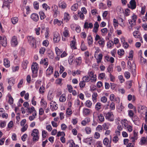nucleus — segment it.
Wrapping results in <instances>:
<instances>
[{
    "label": "nucleus",
    "mask_w": 147,
    "mask_h": 147,
    "mask_svg": "<svg viewBox=\"0 0 147 147\" xmlns=\"http://www.w3.org/2000/svg\"><path fill=\"white\" fill-rule=\"evenodd\" d=\"M28 42L32 47L35 48L36 47V40L35 38L32 36H28L27 37Z\"/></svg>",
    "instance_id": "obj_1"
},
{
    "label": "nucleus",
    "mask_w": 147,
    "mask_h": 147,
    "mask_svg": "<svg viewBox=\"0 0 147 147\" xmlns=\"http://www.w3.org/2000/svg\"><path fill=\"white\" fill-rule=\"evenodd\" d=\"M104 115L106 119L109 121H113L114 120V115L111 111L104 113Z\"/></svg>",
    "instance_id": "obj_2"
},
{
    "label": "nucleus",
    "mask_w": 147,
    "mask_h": 147,
    "mask_svg": "<svg viewBox=\"0 0 147 147\" xmlns=\"http://www.w3.org/2000/svg\"><path fill=\"white\" fill-rule=\"evenodd\" d=\"M128 65L129 66V68L131 69L132 72L134 75H136V64L133 62L132 63L129 61H128L127 62Z\"/></svg>",
    "instance_id": "obj_3"
},
{
    "label": "nucleus",
    "mask_w": 147,
    "mask_h": 147,
    "mask_svg": "<svg viewBox=\"0 0 147 147\" xmlns=\"http://www.w3.org/2000/svg\"><path fill=\"white\" fill-rule=\"evenodd\" d=\"M97 115L99 121L100 122H103L105 120L103 114H98V113L97 112H94L93 113V117H96V116Z\"/></svg>",
    "instance_id": "obj_4"
},
{
    "label": "nucleus",
    "mask_w": 147,
    "mask_h": 147,
    "mask_svg": "<svg viewBox=\"0 0 147 147\" xmlns=\"http://www.w3.org/2000/svg\"><path fill=\"white\" fill-rule=\"evenodd\" d=\"M38 65L37 63H33L32 65L31 69L33 73L35 74V76H36L38 70Z\"/></svg>",
    "instance_id": "obj_5"
},
{
    "label": "nucleus",
    "mask_w": 147,
    "mask_h": 147,
    "mask_svg": "<svg viewBox=\"0 0 147 147\" xmlns=\"http://www.w3.org/2000/svg\"><path fill=\"white\" fill-rule=\"evenodd\" d=\"M18 44L17 40V37L16 36H13L11 40V44L13 47H15Z\"/></svg>",
    "instance_id": "obj_6"
},
{
    "label": "nucleus",
    "mask_w": 147,
    "mask_h": 147,
    "mask_svg": "<svg viewBox=\"0 0 147 147\" xmlns=\"http://www.w3.org/2000/svg\"><path fill=\"white\" fill-rule=\"evenodd\" d=\"M110 99L111 101L116 102L117 103H119L120 99L118 97H116L113 94H111L110 95Z\"/></svg>",
    "instance_id": "obj_7"
},
{
    "label": "nucleus",
    "mask_w": 147,
    "mask_h": 147,
    "mask_svg": "<svg viewBox=\"0 0 147 147\" xmlns=\"http://www.w3.org/2000/svg\"><path fill=\"white\" fill-rule=\"evenodd\" d=\"M137 19V16L135 15H134L132 16V19L128 20L129 24L131 25V27L135 24V22Z\"/></svg>",
    "instance_id": "obj_8"
},
{
    "label": "nucleus",
    "mask_w": 147,
    "mask_h": 147,
    "mask_svg": "<svg viewBox=\"0 0 147 147\" xmlns=\"http://www.w3.org/2000/svg\"><path fill=\"white\" fill-rule=\"evenodd\" d=\"M129 4H128V7L132 9H134L136 7V3L135 0H131Z\"/></svg>",
    "instance_id": "obj_9"
},
{
    "label": "nucleus",
    "mask_w": 147,
    "mask_h": 147,
    "mask_svg": "<svg viewBox=\"0 0 147 147\" xmlns=\"http://www.w3.org/2000/svg\"><path fill=\"white\" fill-rule=\"evenodd\" d=\"M60 39V36L58 33L55 32L54 34L53 40L55 42H58Z\"/></svg>",
    "instance_id": "obj_10"
},
{
    "label": "nucleus",
    "mask_w": 147,
    "mask_h": 147,
    "mask_svg": "<svg viewBox=\"0 0 147 147\" xmlns=\"http://www.w3.org/2000/svg\"><path fill=\"white\" fill-rule=\"evenodd\" d=\"M31 18L34 21L36 22L39 20V16L38 14L36 13H33L31 16Z\"/></svg>",
    "instance_id": "obj_11"
},
{
    "label": "nucleus",
    "mask_w": 147,
    "mask_h": 147,
    "mask_svg": "<svg viewBox=\"0 0 147 147\" xmlns=\"http://www.w3.org/2000/svg\"><path fill=\"white\" fill-rule=\"evenodd\" d=\"M57 104L55 101H52L50 103V106L52 108V110L53 111H54L56 110L58 107H57Z\"/></svg>",
    "instance_id": "obj_12"
},
{
    "label": "nucleus",
    "mask_w": 147,
    "mask_h": 147,
    "mask_svg": "<svg viewBox=\"0 0 147 147\" xmlns=\"http://www.w3.org/2000/svg\"><path fill=\"white\" fill-rule=\"evenodd\" d=\"M59 7L64 9L66 7L67 4L64 1H60L59 2Z\"/></svg>",
    "instance_id": "obj_13"
},
{
    "label": "nucleus",
    "mask_w": 147,
    "mask_h": 147,
    "mask_svg": "<svg viewBox=\"0 0 147 147\" xmlns=\"http://www.w3.org/2000/svg\"><path fill=\"white\" fill-rule=\"evenodd\" d=\"M103 55L102 54H100L98 55L94 56L95 58L97 60V63L99 64L101 62L102 59Z\"/></svg>",
    "instance_id": "obj_14"
},
{
    "label": "nucleus",
    "mask_w": 147,
    "mask_h": 147,
    "mask_svg": "<svg viewBox=\"0 0 147 147\" xmlns=\"http://www.w3.org/2000/svg\"><path fill=\"white\" fill-rule=\"evenodd\" d=\"M52 9L53 11L54 12L55 15L57 16L59 13V12L58 11V8L56 5H53L52 7Z\"/></svg>",
    "instance_id": "obj_15"
},
{
    "label": "nucleus",
    "mask_w": 147,
    "mask_h": 147,
    "mask_svg": "<svg viewBox=\"0 0 147 147\" xmlns=\"http://www.w3.org/2000/svg\"><path fill=\"white\" fill-rule=\"evenodd\" d=\"M53 69L51 66H49L46 71V74L47 75H50L53 72Z\"/></svg>",
    "instance_id": "obj_16"
},
{
    "label": "nucleus",
    "mask_w": 147,
    "mask_h": 147,
    "mask_svg": "<svg viewBox=\"0 0 147 147\" xmlns=\"http://www.w3.org/2000/svg\"><path fill=\"white\" fill-rule=\"evenodd\" d=\"M84 27L85 28H92L93 27V24L92 23H90L88 24L87 22H85Z\"/></svg>",
    "instance_id": "obj_17"
},
{
    "label": "nucleus",
    "mask_w": 147,
    "mask_h": 147,
    "mask_svg": "<svg viewBox=\"0 0 147 147\" xmlns=\"http://www.w3.org/2000/svg\"><path fill=\"white\" fill-rule=\"evenodd\" d=\"M90 110L86 108H84L83 110V113L84 115L88 116L90 113Z\"/></svg>",
    "instance_id": "obj_18"
},
{
    "label": "nucleus",
    "mask_w": 147,
    "mask_h": 147,
    "mask_svg": "<svg viewBox=\"0 0 147 147\" xmlns=\"http://www.w3.org/2000/svg\"><path fill=\"white\" fill-rule=\"evenodd\" d=\"M64 20L66 22L68 21L70 19V16L69 14L67 13H65L64 14Z\"/></svg>",
    "instance_id": "obj_19"
},
{
    "label": "nucleus",
    "mask_w": 147,
    "mask_h": 147,
    "mask_svg": "<svg viewBox=\"0 0 147 147\" xmlns=\"http://www.w3.org/2000/svg\"><path fill=\"white\" fill-rule=\"evenodd\" d=\"M4 65L6 67H9L10 65V61L7 59H4Z\"/></svg>",
    "instance_id": "obj_20"
},
{
    "label": "nucleus",
    "mask_w": 147,
    "mask_h": 147,
    "mask_svg": "<svg viewBox=\"0 0 147 147\" xmlns=\"http://www.w3.org/2000/svg\"><path fill=\"white\" fill-rule=\"evenodd\" d=\"M90 121V118L88 117H86L85 119L84 120L82 121L81 122V124L83 125H86V124L88 123Z\"/></svg>",
    "instance_id": "obj_21"
},
{
    "label": "nucleus",
    "mask_w": 147,
    "mask_h": 147,
    "mask_svg": "<svg viewBox=\"0 0 147 147\" xmlns=\"http://www.w3.org/2000/svg\"><path fill=\"white\" fill-rule=\"evenodd\" d=\"M111 140L109 141L108 138H105L103 140V143L104 144L105 146H107L108 145L109 142L110 144H111Z\"/></svg>",
    "instance_id": "obj_22"
},
{
    "label": "nucleus",
    "mask_w": 147,
    "mask_h": 147,
    "mask_svg": "<svg viewBox=\"0 0 147 147\" xmlns=\"http://www.w3.org/2000/svg\"><path fill=\"white\" fill-rule=\"evenodd\" d=\"M10 3V1H8L7 0H4L3 1V5L2 6V7H3L5 6L7 7L8 8H9L10 3Z\"/></svg>",
    "instance_id": "obj_23"
},
{
    "label": "nucleus",
    "mask_w": 147,
    "mask_h": 147,
    "mask_svg": "<svg viewBox=\"0 0 147 147\" xmlns=\"http://www.w3.org/2000/svg\"><path fill=\"white\" fill-rule=\"evenodd\" d=\"M141 144H147V136L146 137H143L140 140Z\"/></svg>",
    "instance_id": "obj_24"
},
{
    "label": "nucleus",
    "mask_w": 147,
    "mask_h": 147,
    "mask_svg": "<svg viewBox=\"0 0 147 147\" xmlns=\"http://www.w3.org/2000/svg\"><path fill=\"white\" fill-rule=\"evenodd\" d=\"M66 98L65 94H63L60 97L59 100L61 102H63L65 101Z\"/></svg>",
    "instance_id": "obj_25"
},
{
    "label": "nucleus",
    "mask_w": 147,
    "mask_h": 147,
    "mask_svg": "<svg viewBox=\"0 0 147 147\" xmlns=\"http://www.w3.org/2000/svg\"><path fill=\"white\" fill-rule=\"evenodd\" d=\"M47 58H45L42 59L40 62V64H43L44 65L47 66L48 65V60Z\"/></svg>",
    "instance_id": "obj_26"
},
{
    "label": "nucleus",
    "mask_w": 147,
    "mask_h": 147,
    "mask_svg": "<svg viewBox=\"0 0 147 147\" xmlns=\"http://www.w3.org/2000/svg\"><path fill=\"white\" fill-rule=\"evenodd\" d=\"M28 112L31 113H34L35 112L36 113V111L34 107H31L28 108L27 109Z\"/></svg>",
    "instance_id": "obj_27"
},
{
    "label": "nucleus",
    "mask_w": 147,
    "mask_h": 147,
    "mask_svg": "<svg viewBox=\"0 0 147 147\" xmlns=\"http://www.w3.org/2000/svg\"><path fill=\"white\" fill-rule=\"evenodd\" d=\"M2 45L4 47H5L7 46V39L5 36H4L3 38V41L2 42Z\"/></svg>",
    "instance_id": "obj_28"
},
{
    "label": "nucleus",
    "mask_w": 147,
    "mask_h": 147,
    "mask_svg": "<svg viewBox=\"0 0 147 147\" xmlns=\"http://www.w3.org/2000/svg\"><path fill=\"white\" fill-rule=\"evenodd\" d=\"M62 22L58 20L57 19H55L54 20L53 24L54 25L57 24L58 25L60 26L62 23Z\"/></svg>",
    "instance_id": "obj_29"
},
{
    "label": "nucleus",
    "mask_w": 147,
    "mask_h": 147,
    "mask_svg": "<svg viewBox=\"0 0 147 147\" xmlns=\"http://www.w3.org/2000/svg\"><path fill=\"white\" fill-rule=\"evenodd\" d=\"M140 63L142 65H144L145 64H147V62L146 59H144L141 55L140 56Z\"/></svg>",
    "instance_id": "obj_30"
},
{
    "label": "nucleus",
    "mask_w": 147,
    "mask_h": 147,
    "mask_svg": "<svg viewBox=\"0 0 147 147\" xmlns=\"http://www.w3.org/2000/svg\"><path fill=\"white\" fill-rule=\"evenodd\" d=\"M76 41L74 40L71 41L70 44V46L72 49H76L77 48L75 46Z\"/></svg>",
    "instance_id": "obj_31"
},
{
    "label": "nucleus",
    "mask_w": 147,
    "mask_h": 147,
    "mask_svg": "<svg viewBox=\"0 0 147 147\" xmlns=\"http://www.w3.org/2000/svg\"><path fill=\"white\" fill-rule=\"evenodd\" d=\"M34 135L35 136L38 135V129H34L33 130L31 134V136H34Z\"/></svg>",
    "instance_id": "obj_32"
},
{
    "label": "nucleus",
    "mask_w": 147,
    "mask_h": 147,
    "mask_svg": "<svg viewBox=\"0 0 147 147\" xmlns=\"http://www.w3.org/2000/svg\"><path fill=\"white\" fill-rule=\"evenodd\" d=\"M78 8V4L77 3H75L71 7V9L72 11H76Z\"/></svg>",
    "instance_id": "obj_33"
},
{
    "label": "nucleus",
    "mask_w": 147,
    "mask_h": 147,
    "mask_svg": "<svg viewBox=\"0 0 147 147\" xmlns=\"http://www.w3.org/2000/svg\"><path fill=\"white\" fill-rule=\"evenodd\" d=\"M11 20L12 24H15L18 22V19L17 17H15L12 18Z\"/></svg>",
    "instance_id": "obj_34"
},
{
    "label": "nucleus",
    "mask_w": 147,
    "mask_h": 147,
    "mask_svg": "<svg viewBox=\"0 0 147 147\" xmlns=\"http://www.w3.org/2000/svg\"><path fill=\"white\" fill-rule=\"evenodd\" d=\"M79 85L80 88H83L85 87L86 85L85 82L83 80L81 81L79 83Z\"/></svg>",
    "instance_id": "obj_35"
},
{
    "label": "nucleus",
    "mask_w": 147,
    "mask_h": 147,
    "mask_svg": "<svg viewBox=\"0 0 147 147\" xmlns=\"http://www.w3.org/2000/svg\"><path fill=\"white\" fill-rule=\"evenodd\" d=\"M65 28L64 31L63 32V36L65 37H68L69 36V31Z\"/></svg>",
    "instance_id": "obj_36"
},
{
    "label": "nucleus",
    "mask_w": 147,
    "mask_h": 147,
    "mask_svg": "<svg viewBox=\"0 0 147 147\" xmlns=\"http://www.w3.org/2000/svg\"><path fill=\"white\" fill-rule=\"evenodd\" d=\"M85 104L86 106L88 108H90L92 105V102L89 100H87Z\"/></svg>",
    "instance_id": "obj_37"
},
{
    "label": "nucleus",
    "mask_w": 147,
    "mask_h": 147,
    "mask_svg": "<svg viewBox=\"0 0 147 147\" xmlns=\"http://www.w3.org/2000/svg\"><path fill=\"white\" fill-rule=\"evenodd\" d=\"M82 80L85 82H88L91 79L88 76H86L82 78Z\"/></svg>",
    "instance_id": "obj_38"
},
{
    "label": "nucleus",
    "mask_w": 147,
    "mask_h": 147,
    "mask_svg": "<svg viewBox=\"0 0 147 147\" xmlns=\"http://www.w3.org/2000/svg\"><path fill=\"white\" fill-rule=\"evenodd\" d=\"M101 103L97 102L95 105V109L97 111H99L101 109Z\"/></svg>",
    "instance_id": "obj_39"
},
{
    "label": "nucleus",
    "mask_w": 147,
    "mask_h": 147,
    "mask_svg": "<svg viewBox=\"0 0 147 147\" xmlns=\"http://www.w3.org/2000/svg\"><path fill=\"white\" fill-rule=\"evenodd\" d=\"M39 14L40 16V17L41 20H42L44 19L46 17V16L43 12L42 11H40L39 12Z\"/></svg>",
    "instance_id": "obj_40"
},
{
    "label": "nucleus",
    "mask_w": 147,
    "mask_h": 147,
    "mask_svg": "<svg viewBox=\"0 0 147 147\" xmlns=\"http://www.w3.org/2000/svg\"><path fill=\"white\" fill-rule=\"evenodd\" d=\"M97 96V94L96 93L94 92L93 93L92 95V100L94 102L96 101Z\"/></svg>",
    "instance_id": "obj_41"
},
{
    "label": "nucleus",
    "mask_w": 147,
    "mask_h": 147,
    "mask_svg": "<svg viewBox=\"0 0 147 147\" xmlns=\"http://www.w3.org/2000/svg\"><path fill=\"white\" fill-rule=\"evenodd\" d=\"M36 113L35 112L32 113V115L31 116H30L29 117V119L30 121H32L35 118L36 116Z\"/></svg>",
    "instance_id": "obj_42"
},
{
    "label": "nucleus",
    "mask_w": 147,
    "mask_h": 147,
    "mask_svg": "<svg viewBox=\"0 0 147 147\" xmlns=\"http://www.w3.org/2000/svg\"><path fill=\"white\" fill-rule=\"evenodd\" d=\"M9 97V100H8V102L10 104H13V99L10 95H9L8 96Z\"/></svg>",
    "instance_id": "obj_43"
},
{
    "label": "nucleus",
    "mask_w": 147,
    "mask_h": 147,
    "mask_svg": "<svg viewBox=\"0 0 147 147\" xmlns=\"http://www.w3.org/2000/svg\"><path fill=\"white\" fill-rule=\"evenodd\" d=\"M28 64V61L26 60L24 61L22 63V66L24 69H25L27 68V65Z\"/></svg>",
    "instance_id": "obj_44"
},
{
    "label": "nucleus",
    "mask_w": 147,
    "mask_h": 147,
    "mask_svg": "<svg viewBox=\"0 0 147 147\" xmlns=\"http://www.w3.org/2000/svg\"><path fill=\"white\" fill-rule=\"evenodd\" d=\"M92 138L91 137L84 139L83 140L84 142L88 143L89 142H92Z\"/></svg>",
    "instance_id": "obj_45"
},
{
    "label": "nucleus",
    "mask_w": 147,
    "mask_h": 147,
    "mask_svg": "<svg viewBox=\"0 0 147 147\" xmlns=\"http://www.w3.org/2000/svg\"><path fill=\"white\" fill-rule=\"evenodd\" d=\"M81 48V50L83 51H85L87 49V47L85 45L83 41L82 43Z\"/></svg>",
    "instance_id": "obj_46"
},
{
    "label": "nucleus",
    "mask_w": 147,
    "mask_h": 147,
    "mask_svg": "<svg viewBox=\"0 0 147 147\" xmlns=\"http://www.w3.org/2000/svg\"><path fill=\"white\" fill-rule=\"evenodd\" d=\"M125 17L124 19H123L121 18H119V20H120V22H121L122 23L120 24V25L122 27H124L125 26V25L124 22V20H125Z\"/></svg>",
    "instance_id": "obj_47"
},
{
    "label": "nucleus",
    "mask_w": 147,
    "mask_h": 147,
    "mask_svg": "<svg viewBox=\"0 0 147 147\" xmlns=\"http://www.w3.org/2000/svg\"><path fill=\"white\" fill-rule=\"evenodd\" d=\"M42 6L43 8L45 9L46 10H47V9H50V7L46 3L43 4Z\"/></svg>",
    "instance_id": "obj_48"
},
{
    "label": "nucleus",
    "mask_w": 147,
    "mask_h": 147,
    "mask_svg": "<svg viewBox=\"0 0 147 147\" xmlns=\"http://www.w3.org/2000/svg\"><path fill=\"white\" fill-rule=\"evenodd\" d=\"M88 43L89 45H90L92 44L93 43V39L91 36H90L88 37Z\"/></svg>",
    "instance_id": "obj_49"
},
{
    "label": "nucleus",
    "mask_w": 147,
    "mask_h": 147,
    "mask_svg": "<svg viewBox=\"0 0 147 147\" xmlns=\"http://www.w3.org/2000/svg\"><path fill=\"white\" fill-rule=\"evenodd\" d=\"M99 45L103 47L105 44L104 40L103 38H101L98 42Z\"/></svg>",
    "instance_id": "obj_50"
},
{
    "label": "nucleus",
    "mask_w": 147,
    "mask_h": 147,
    "mask_svg": "<svg viewBox=\"0 0 147 147\" xmlns=\"http://www.w3.org/2000/svg\"><path fill=\"white\" fill-rule=\"evenodd\" d=\"M113 64L110 65L108 67L107 69L108 72L111 73V72H112L113 71Z\"/></svg>",
    "instance_id": "obj_51"
},
{
    "label": "nucleus",
    "mask_w": 147,
    "mask_h": 147,
    "mask_svg": "<svg viewBox=\"0 0 147 147\" xmlns=\"http://www.w3.org/2000/svg\"><path fill=\"white\" fill-rule=\"evenodd\" d=\"M55 51L56 53L57 56H59L61 53L62 52V51L59 49L58 47H56Z\"/></svg>",
    "instance_id": "obj_52"
},
{
    "label": "nucleus",
    "mask_w": 147,
    "mask_h": 147,
    "mask_svg": "<svg viewBox=\"0 0 147 147\" xmlns=\"http://www.w3.org/2000/svg\"><path fill=\"white\" fill-rule=\"evenodd\" d=\"M13 122L12 121H10L8 124V128H7V130L9 131L10 129V128L12 127L13 126Z\"/></svg>",
    "instance_id": "obj_53"
},
{
    "label": "nucleus",
    "mask_w": 147,
    "mask_h": 147,
    "mask_svg": "<svg viewBox=\"0 0 147 147\" xmlns=\"http://www.w3.org/2000/svg\"><path fill=\"white\" fill-rule=\"evenodd\" d=\"M145 107L142 105H140L138 108V112L142 113V110L144 109Z\"/></svg>",
    "instance_id": "obj_54"
},
{
    "label": "nucleus",
    "mask_w": 147,
    "mask_h": 147,
    "mask_svg": "<svg viewBox=\"0 0 147 147\" xmlns=\"http://www.w3.org/2000/svg\"><path fill=\"white\" fill-rule=\"evenodd\" d=\"M105 76V73H100L99 74L98 77L101 80V79H103L104 78Z\"/></svg>",
    "instance_id": "obj_55"
},
{
    "label": "nucleus",
    "mask_w": 147,
    "mask_h": 147,
    "mask_svg": "<svg viewBox=\"0 0 147 147\" xmlns=\"http://www.w3.org/2000/svg\"><path fill=\"white\" fill-rule=\"evenodd\" d=\"M125 76L127 79H129L130 76V73L128 71H126L125 73Z\"/></svg>",
    "instance_id": "obj_56"
},
{
    "label": "nucleus",
    "mask_w": 147,
    "mask_h": 147,
    "mask_svg": "<svg viewBox=\"0 0 147 147\" xmlns=\"http://www.w3.org/2000/svg\"><path fill=\"white\" fill-rule=\"evenodd\" d=\"M28 127V125L27 124H25L23 127L21 128V131L22 132H24L27 129Z\"/></svg>",
    "instance_id": "obj_57"
},
{
    "label": "nucleus",
    "mask_w": 147,
    "mask_h": 147,
    "mask_svg": "<svg viewBox=\"0 0 147 147\" xmlns=\"http://www.w3.org/2000/svg\"><path fill=\"white\" fill-rule=\"evenodd\" d=\"M45 89V87L42 86H40L39 90V93L41 94L43 93L44 92Z\"/></svg>",
    "instance_id": "obj_58"
},
{
    "label": "nucleus",
    "mask_w": 147,
    "mask_h": 147,
    "mask_svg": "<svg viewBox=\"0 0 147 147\" xmlns=\"http://www.w3.org/2000/svg\"><path fill=\"white\" fill-rule=\"evenodd\" d=\"M19 69V67L18 66H13L12 67V69L13 72H16L18 71Z\"/></svg>",
    "instance_id": "obj_59"
},
{
    "label": "nucleus",
    "mask_w": 147,
    "mask_h": 147,
    "mask_svg": "<svg viewBox=\"0 0 147 147\" xmlns=\"http://www.w3.org/2000/svg\"><path fill=\"white\" fill-rule=\"evenodd\" d=\"M124 51L123 49H119L117 53L120 55H122L124 54Z\"/></svg>",
    "instance_id": "obj_60"
},
{
    "label": "nucleus",
    "mask_w": 147,
    "mask_h": 147,
    "mask_svg": "<svg viewBox=\"0 0 147 147\" xmlns=\"http://www.w3.org/2000/svg\"><path fill=\"white\" fill-rule=\"evenodd\" d=\"M101 100L102 102L105 103L107 101V98L106 96H103L101 98Z\"/></svg>",
    "instance_id": "obj_61"
},
{
    "label": "nucleus",
    "mask_w": 147,
    "mask_h": 147,
    "mask_svg": "<svg viewBox=\"0 0 147 147\" xmlns=\"http://www.w3.org/2000/svg\"><path fill=\"white\" fill-rule=\"evenodd\" d=\"M34 5L35 9H37L39 8L38 3L37 1H35L34 3Z\"/></svg>",
    "instance_id": "obj_62"
},
{
    "label": "nucleus",
    "mask_w": 147,
    "mask_h": 147,
    "mask_svg": "<svg viewBox=\"0 0 147 147\" xmlns=\"http://www.w3.org/2000/svg\"><path fill=\"white\" fill-rule=\"evenodd\" d=\"M127 122V121H126L125 120H124V121H123L122 123V126H124L125 128H126L128 126V123Z\"/></svg>",
    "instance_id": "obj_63"
},
{
    "label": "nucleus",
    "mask_w": 147,
    "mask_h": 147,
    "mask_svg": "<svg viewBox=\"0 0 147 147\" xmlns=\"http://www.w3.org/2000/svg\"><path fill=\"white\" fill-rule=\"evenodd\" d=\"M139 32L138 31H136L134 32L133 33L134 36L137 38H138L139 36Z\"/></svg>",
    "instance_id": "obj_64"
}]
</instances>
